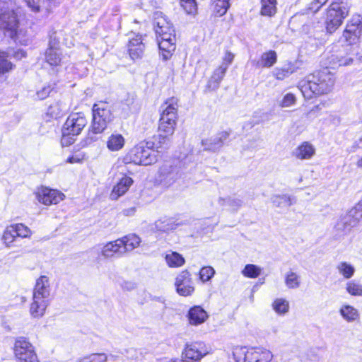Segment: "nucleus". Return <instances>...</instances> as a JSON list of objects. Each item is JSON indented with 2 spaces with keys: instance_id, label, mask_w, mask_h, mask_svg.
Here are the masks:
<instances>
[{
  "instance_id": "f257e3e1",
  "label": "nucleus",
  "mask_w": 362,
  "mask_h": 362,
  "mask_svg": "<svg viewBox=\"0 0 362 362\" xmlns=\"http://www.w3.org/2000/svg\"><path fill=\"white\" fill-rule=\"evenodd\" d=\"M178 100L168 98L160 107L161 114L158 127L155 146L157 148L168 147L174 134L177 121Z\"/></svg>"
},
{
  "instance_id": "f03ea898",
  "label": "nucleus",
  "mask_w": 362,
  "mask_h": 362,
  "mask_svg": "<svg viewBox=\"0 0 362 362\" xmlns=\"http://www.w3.org/2000/svg\"><path fill=\"white\" fill-rule=\"evenodd\" d=\"M335 78L327 69L314 73L308 76L306 81L300 83V91L307 99L315 95L329 93L334 86Z\"/></svg>"
},
{
  "instance_id": "7ed1b4c3",
  "label": "nucleus",
  "mask_w": 362,
  "mask_h": 362,
  "mask_svg": "<svg viewBox=\"0 0 362 362\" xmlns=\"http://www.w3.org/2000/svg\"><path fill=\"white\" fill-rule=\"evenodd\" d=\"M51 288L49 278L46 276L39 277L33 290V303L30 313L33 317H42L49 303Z\"/></svg>"
},
{
  "instance_id": "20e7f679",
  "label": "nucleus",
  "mask_w": 362,
  "mask_h": 362,
  "mask_svg": "<svg viewBox=\"0 0 362 362\" xmlns=\"http://www.w3.org/2000/svg\"><path fill=\"white\" fill-rule=\"evenodd\" d=\"M18 20L11 0H0V28L6 30L10 37L17 34Z\"/></svg>"
},
{
  "instance_id": "39448f33",
  "label": "nucleus",
  "mask_w": 362,
  "mask_h": 362,
  "mask_svg": "<svg viewBox=\"0 0 362 362\" xmlns=\"http://www.w3.org/2000/svg\"><path fill=\"white\" fill-rule=\"evenodd\" d=\"M93 119L90 131L94 134H100L112 120V115L106 103L95 104L92 109Z\"/></svg>"
},
{
  "instance_id": "423d86ee",
  "label": "nucleus",
  "mask_w": 362,
  "mask_h": 362,
  "mask_svg": "<svg viewBox=\"0 0 362 362\" xmlns=\"http://www.w3.org/2000/svg\"><path fill=\"white\" fill-rule=\"evenodd\" d=\"M348 14L349 8L344 4L332 3L327 10L325 20L327 32L334 33L341 25Z\"/></svg>"
},
{
  "instance_id": "0eeeda50",
  "label": "nucleus",
  "mask_w": 362,
  "mask_h": 362,
  "mask_svg": "<svg viewBox=\"0 0 362 362\" xmlns=\"http://www.w3.org/2000/svg\"><path fill=\"white\" fill-rule=\"evenodd\" d=\"M124 160L128 163L142 165H148L156 161L153 151L140 145L133 147L126 155Z\"/></svg>"
},
{
  "instance_id": "6e6552de",
  "label": "nucleus",
  "mask_w": 362,
  "mask_h": 362,
  "mask_svg": "<svg viewBox=\"0 0 362 362\" xmlns=\"http://www.w3.org/2000/svg\"><path fill=\"white\" fill-rule=\"evenodd\" d=\"M209 353V349L202 341L187 345L182 353V358L173 360L169 362H198Z\"/></svg>"
},
{
  "instance_id": "1a4fd4ad",
  "label": "nucleus",
  "mask_w": 362,
  "mask_h": 362,
  "mask_svg": "<svg viewBox=\"0 0 362 362\" xmlns=\"http://www.w3.org/2000/svg\"><path fill=\"white\" fill-rule=\"evenodd\" d=\"M181 174L179 167L171 162L163 163L158 171L159 181L165 187L171 186L179 180Z\"/></svg>"
},
{
  "instance_id": "9d476101",
  "label": "nucleus",
  "mask_w": 362,
  "mask_h": 362,
  "mask_svg": "<svg viewBox=\"0 0 362 362\" xmlns=\"http://www.w3.org/2000/svg\"><path fill=\"white\" fill-rule=\"evenodd\" d=\"M361 33L362 18L355 16L348 22L342 37L349 45H354L359 41Z\"/></svg>"
},
{
  "instance_id": "9b49d317",
  "label": "nucleus",
  "mask_w": 362,
  "mask_h": 362,
  "mask_svg": "<svg viewBox=\"0 0 362 362\" xmlns=\"http://www.w3.org/2000/svg\"><path fill=\"white\" fill-rule=\"evenodd\" d=\"M87 124V119L82 113L76 112L69 115L64 125V134L78 135Z\"/></svg>"
},
{
  "instance_id": "f8f14e48",
  "label": "nucleus",
  "mask_w": 362,
  "mask_h": 362,
  "mask_svg": "<svg viewBox=\"0 0 362 362\" xmlns=\"http://www.w3.org/2000/svg\"><path fill=\"white\" fill-rule=\"evenodd\" d=\"M33 233L31 230L23 223H16L6 227L3 235V239L6 244L12 243L16 238H30Z\"/></svg>"
},
{
  "instance_id": "ddd939ff",
  "label": "nucleus",
  "mask_w": 362,
  "mask_h": 362,
  "mask_svg": "<svg viewBox=\"0 0 362 362\" xmlns=\"http://www.w3.org/2000/svg\"><path fill=\"white\" fill-rule=\"evenodd\" d=\"M36 196L38 201L45 205L57 204L65 197L63 193L47 187L39 189Z\"/></svg>"
},
{
  "instance_id": "4468645a",
  "label": "nucleus",
  "mask_w": 362,
  "mask_h": 362,
  "mask_svg": "<svg viewBox=\"0 0 362 362\" xmlns=\"http://www.w3.org/2000/svg\"><path fill=\"white\" fill-rule=\"evenodd\" d=\"M175 286L177 293L182 296H190L194 292L190 274L188 271H182L176 278Z\"/></svg>"
},
{
  "instance_id": "2eb2a0df",
  "label": "nucleus",
  "mask_w": 362,
  "mask_h": 362,
  "mask_svg": "<svg viewBox=\"0 0 362 362\" xmlns=\"http://www.w3.org/2000/svg\"><path fill=\"white\" fill-rule=\"evenodd\" d=\"M229 136V132L223 131L215 136L202 140V145L205 151H216L223 146L224 141L228 139Z\"/></svg>"
},
{
  "instance_id": "dca6fc26",
  "label": "nucleus",
  "mask_w": 362,
  "mask_h": 362,
  "mask_svg": "<svg viewBox=\"0 0 362 362\" xmlns=\"http://www.w3.org/2000/svg\"><path fill=\"white\" fill-rule=\"evenodd\" d=\"M30 9L35 13H49L53 6H55L59 0H23Z\"/></svg>"
},
{
  "instance_id": "f3484780",
  "label": "nucleus",
  "mask_w": 362,
  "mask_h": 362,
  "mask_svg": "<svg viewBox=\"0 0 362 362\" xmlns=\"http://www.w3.org/2000/svg\"><path fill=\"white\" fill-rule=\"evenodd\" d=\"M133 184V180L130 177L124 176L113 187L110 194L111 200H117L121 196L124 195Z\"/></svg>"
},
{
  "instance_id": "a211bd4d",
  "label": "nucleus",
  "mask_w": 362,
  "mask_h": 362,
  "mask_svg": "<svg viewBox=\"0 0 362 362\" xmlns=\"http://www.w3.org/2000/svg\"><path fill=\"white\" fill-rule=\"evenodd\" d=\"M33 346L23 337H19L14 344V354L17 359L35 354Z\"/></svg>"
},
{
  "instance_id": "6ab92c4d",
  "label": "nucleus",
  "mask_w": 362,
  "mask_h": 362,
  "mask_svg": "<svg viewBox=\"0 0 362 362\" xmlns=\"http://www.w3.org/2000/svg\"><path fill=\"white\" fill-rule=\"evenodd\" d=\"M122 241L117 239L104 245L101 249V255L105 258L112 257L115 255L122 256L124 254L122 248Z\"/></svg>"
},
{
  "instance_id": "aec40b11",
  "label": "nucleus",
  "mask_w": 362,
  "mask_h": 362,
  "mask_svg": "<svg viewBox=\"0 0 362 362\" xmlns=\"http://www.w3.org/2000/svg\"><path fill=\"white\" fill-rule=\"evenodd\" d=\"M236 362H255L257 355L256 349H248L245 347H238L233 351Z\"/></svg>"
},
{
  "instance_id": "412c9836",
  "label": "nucleus",
  "mask_w": 362,
  "mask_h": 362,
  "mask_svg": "<svg viewBox=\"0 0 362 362\" xmlns=\"http://www.w3.org/2000/svg\"><path fill=\"white\" fill-rule=\"evenodd\" d=\"M62 52L57 46V43H49V47L45 52V60L52 66H57L62 62Z\"/></svg>"
},
{
  "instance_id": "4be33fe9",
  "label": "nucleus",
  "mask_w": 362,
  "mask_h": 362,
  "mask_svg": "<svg viewBox=\"0 0 362 362\" xmlns=\"http://www.w3.org/2000/svg\"><path fill=\"white\" fill-rule=\"evenodd\" d=\"M315 153V147L308 141L302 143L293 152V155L300 160L310 159Z\"/></svg>"
},
{
  "instance_id": "5701e85b",
  "label": "nucleus",
  "mask_w": 362,
  "mask_h": 362,
  "mask_svg": "<svg viewBox=\"0 0 362 362\" xmlns=\"http://www.w3.org/2000/svg\"><path fill=\"white\" fill-rule=\"evenodd\" d=\"M208 318L206 312L200 306H194L188 312L189 322L192 325L204 323Z\"/></svg>"
},
{
  "instance_id": "b1692460",
  "label": "nucleus",
  "mask_w": 362,
  "mask_h": 362,
  "mask_svg": "<svg viewBox=\"0 0 362 362\" xmlns=\"http://www.w3.org/2000/svg\"><path fill=\"white\" fill-rule=\"evenodd\" d=\"M129 53L131 58L134 60L140 59L144 52V44L142 42L141 37L137 36L129 42Z\"/></svg>"
},
{
  "instance_id": "393cba45",
  "label": "nucleus",
  "mask_w": 362,
  "mask_h": 362,
  "mask_svg": "<svg viewBox=\"0 0 362 362\" xmlns=\"http://www.w3.org/2000/svg\"><path fill=\"white\" fill-rule=\"evenodd\" d=\"M226 71V66H219L214 70L206 86L209 90H216L219 87V84L223 78Z\"/></svg>"
},
{
  "instance_id": "a878e982",
  "label": "nucleus",
  "mask_w": 362,
  "mask_h": 362,
  "mask_svg": "<svg viewBox=\"0 0 362 362\" xmlns=\"http://www.w3.org/2000/svg\"><path fill=\"white\" fill-rule=\"evenodd\" d=\"M277 61V54L275 51L270 50L264 52L260 59L255 62L257 68H270Z\"/></svg>"
},
{
  "instance_id": "bb28decb",
  "label": "nucleus",
  "mask_w": 362,
  "mask_h": 362,
  "mask_svg": "<svg viewBox=\"0 0 362 362\" xmlns=\"http://www.w3.org/2000/svg\"><path fill=\"white\" fill-rule=\"evenodd\" d=\"M125 144L124 137L119 133L112 134L107 139L106 145L110 151H118L121 150Z\"/></svg>"
},
{
  "instance_id": "cd10ccee",
  "label": "nucleus",
  "mask_w": 362,
  "mask_h": 362,
  "mask_svg": "<svg viewBox=\"0 0 362 362\" xmlns=\"http://www.w3.org/2000/svg\"><path fill=\"white\" fill-rule=\"evenodd\" d=\"M271 202L273 206L286 209L293 204V199L288 194H274L271 197Z\"/></svg>"
},
{
  "instance_id": "c85d7f7f",
  "label": "nucleus",
  "mask_w": 362,
  "mask_h": 362,
  "mask_svg": "<svg viewBox=\"0 0 362 362\" xmlns=\"http://www.w3.org/2000/svg\"><path fill=\"white\" fill-rule=\"evenodd\" d=\"M361 219L360 215L353 208L341 218L339 226L342 225L344 230L349 229L355 226Z\"/></svg>"
},
{
  "instance_id": "c756f323",
  "label": "nucleus",
  "mask_w": 362,
  "mask_h": 362,
  "mask_svg": "<svg viewBox=\"0 0 362 362\" xmlns=\"http://www.w3.org/2000/svg\"><path fill=\"white\" fill-rule=\"evenodd\" d=\"M119 240L122 241V248L124 249V254L138 247L141 243V238L135 234H129L122 238H119Z\"/></svg>"
},
{
  "instance_id": "7c9ffc66",
  "label": "nucleus",
  "mask_w": 362,
  "mask_h": 362,
  "mask_svg": "<svg viewBox=\"0 0 362 362\" xmlns=\"http://www.w3.org/2000/svg\"><path fill=\"white\" fill-rule=\"evenodd\" d=\"M158 42L163 59L164 60L170 59L176 48L175 41L158 40Z\"/></svg>"
},
{
  "instance_id": "2f4dec72",
  "label": "nucleus",
  "mask_w": 362,
  "mask_h": 362,
  "mask_svg": "<svg viewBox=\"0 0 362 362\" xmlns=\"http://www.w3.org/2000/svg\"><path fill=\"white\" fill-rule=\"evenodd\" d=\"M154 29L157 35L174 30L171 25L161 16L155 18Z\"/></svg>"
},
{
  "instance_id": "473e14b6",
  "label": "nucleus",
  "mask_w": 362,
  "mask_h": 362,
  "mask_svg": "<svg viewBox=\"0 0 362 362\" xmlns=\"http://www.w3.org/2000/svg\"><path fill=\"white\" fill-rule=\"evenodd\" d=\"M229 7V0H211L212 11L217 16H223Z\"/></svg>"
},
{
  "instance_id": "72a5a7b5",
  "label": "nucleus",
  "mask_w": 362,
  "mask_h": 362,
  "mask_svg": "<svg viewBox=\"0 0 362 362\" xmlns=\"http://www.w3.org/2000/svg\"><path fill=\"white\" fill-rule=\"evenodd\" d=\"M295 66L291 63H288L281 68L275 69L273 71V75L278 80H284L295 72Z\"/></svg>"
},
{
  "instance_id": "f704fd0d",
  "label": "nucleus",
  "mask_w": 362,
  "mask_h": 362,
  "mask_svg": "<svg viewBox=\"0 0 362 362\" xmlns=\"http://www.w3.org/2000/svg\"><path fill=\"white\" fill-rule=\"evenodd\" d=\"M284 283L289 289H296L300 286V276L292 271L288 272L284 276Z\"/></svg>"
},
{
  "instance_id": "c9c22d12",
  "label": "nucleus",
  "mask_w": 362,
  "mask_h": 362,
  "mask_svg": "<svg viewBox=\"0 0 362 362\" xmlns=\"http://www.w3.org/2000/svg\"><path fill=\"white\" fill-rule=\"evenodd\" d=\"M339 313L347 322H353L359 318L358 310L351 305H343Z\"/></svg>"
},
{
  "instance_id": "e433bc0d",
  "label": "nucleus",
  "mask_w": 362,
  "mask_h": 362,
  "mask_svg": "<svg viewBox=\"0 0 362 362\" xmlns=\"http://www.w3.org/2000/svg\"><path fill=\"white\" fill-rule=\"evenodd\" d=\"M276 12V0H261V14L272 16Z\"/></svg>"
},
{
  "instance_id": "4c0bfd02",
  "label": "nucleus",
  "mask_w": 362,
  "mask_h": 362,
  "mask_svg": "<svg viewBox=\"0 0 362 362\" xmlns=\"http://www.w3.org/2000/svg\"><path fill=\"white\" fill-rule=\"evenodd\" d=\"M218 202L221 206L228 205L233 211H237L243 205L241 199L234 197H220Z\"/></svg>"
},
{
  "instance_id": "58836bf2",
  "label": "nucleus",
  "mask_w": 362,
  "mask_h": 362,
  "mask_svg": "<svg viewBox=\"0 0 362 362\" xmlns=\"http://www.w3.org/2000/svg\"><path fill=\"white\" fill-rule=\"evenodd\" d=\"M168 264L171 267H181L185 263V259L181 255L175 252H171L165 256Z\"/></svg>"
},
{
  "instance_id": "ea45409f",
  "label": "nucleus",
  "mask_w": 362,
  "mask_h": 362,
  "mask_svg": "<svg viewBox=\"0 0 362 362\" xmlns=\"http://www.w3.org/2000/svg\"><path fill=\"white\" fill-rule=\"evenodd\" d=\"M262 271L261 267L252 264H248L245 265L241 273L245 277L254 279L258 277L261 274Z\"/></svg>"
},
{
  "instance_id": "a19ab883",
  "label": "nucleus",
  "mask_w": 362,
  "mask_h": 362,
  "mask_svg": "<svg viewBox=\"0 0 362 362\" xmlns=\"http://www.w3.org/2000/svg\"><path fill=\"white\" fill-rule=\"evenodd\" d=\"M155 227L157 230L162 232H168L175 228V224L170 218H164L158 220L155 223Z\"/></svg>"
},
{
  "instance_id": "79ce46f5",
  "label": "nucleus",
  "mask_w": 362,
  "mask_h": 362,
  "mask_svg": "<svg viewBox=\"0 0 362 362\" xmlns=\"http://www.w3.org/2000/svg\"><path fill=\"white\" fill-rule=\"evenodd\" d=\"M272 308L279 315H284L288 312L289 303L284 298H276L272 303Z\"/></svg>"
},
{
  "instance_id": "37998d69",
  "label": "nucleus",
  "mask_w": 362,
  "mask_h": 362,
  "mask_svg": "<svg viewBox=\"0 0 362 362\" xmlns=\"http://www.w3.org/2000/svg\"><path fill=\"white\" fill-rule=\"evenodd\" d=\"M180 4L185 13L194 16L197 13L196 0H180Z\"/></svg>"
},
{
  "instance_id": "c03bdc74",
  "label": "nucleus",
  "mask_w": 362,
  "mask_h": 362,
  "mask_svg": "<svg viewBox=\"0 0 362 362\" xmlns=\"http://www.w3.org/2000/svg\"><path fill=\"white\" fill-rule=\"evenodd\" d=\"M337 269L339 273L346 279L351 278L355 272L354 267L346 262H341L337 266Z\"/></svg>"
},
{
  "instance_id": "a18cd8bd",
  "label": "nucleus",
  "mask_w": 362,
  "mask_h": 362,
  "mask_svg": "<svg viewBox=\"0 0 362 362\" xmlns=\"http://www.w3.org/2000/svg\"><path fill=\"white\" fill-rule=\"evenodd\" d=\"M346 290L351 296H362V285L354 281L346 284Z\"/></svg>"
},
{
  "instance_id": "49530a36",
  "label": "nucleus",
  "mask_w": 362,
  "mask_h": 362,
  "mask_svg": "<svg viewBox=\"0 0 362 362\" xmlns=\"http://www.w3.org/2000/svg\"><path fill=\"white\" fill-rule=\"evenodd\" d=\"M107 356L104 353L92 354L83 357L78 362H107Z\"/></svg>"
},
{
  "instance_id": "de8ad7c7",
  "label": "nucleus",
  "mask_w": 362,
  "mask_h": 362,
  "mask_svg": "<svg viewBox=\"0 0 362 362\" xmlns=\"http://www.w3.org/2000/svg\"><path fill=\"white\" fill-rule=\"evenodd\" d=\"M256 354L255 362H270L273 358L272 352L267 349H256Z\"/></svg>"
},
{
  "instance_id": "09e8293b",
  "label": "nucleus",
  "mask_w": 362,
  "mask_h": 362,
  "mask_svg": "<svg viewBox=\"0 0 362 362\" xmlns=\"http://www.w3.org/2000/svg\"><path fill=\"white\" fill-rule=\"evenodd\" d=\"M215 271L211 267H204L199 272V279L202 282L208 281L214 275Z\"/></svg>"
},
{
  "instance_id": "8fccbe9b",
  "label": "nucleus",
  "mask_w": 362,
  "mask_h": 362,
  "mask_svg": "<svg viewBox=\"0 0 362 362\" xmlns=\"http://www.w3.org/2000/svg\"><path fill=\"white\" fill-rule=\"evenodd\" d=\"M65 107H62L58 103L51 105L48 109V114L53 117H58L65 112Z\"/></svg>"
},
{
  "instance_id": "3c124183",
  "label": "nucleus",
  "mask_w": 362,
  "mask_h": 362,
  "mask_svg": "<svg viewBox=\"0 0 362 362\" xmlns=\"http://www.w3.org/2000/svg\"><path fill=\"white\" fill-rule=\"evenodd\" d=\"M296 102V96L291 93H286L279 103V106L281 107H288L294 105Z\"/></svg>"
},
{
  "instance_id": "603ef678",
  "label": "nucleus",
  "mask_w": 362,
  "mask_h": 362,
  "mask_svg": "<svg viewBox=\"0 0 362 362\" xmlns=\"http://www.w3.org/2000/svg\"><path fill=\"white\" fill-rule=\"evenodd\" d=\"M157 39L158 40H169L170 42L176 41L175 30L157 35Z\"/></svg>"
},
{
  "instance_id": "864d4df0",
  "label": "nucleus",
  "mask_w": 362,
  "mask_h": 362,
  "mask_svg": "<svg viewBox=\"0 0 362 362\" xmlns=\"http://www.w3.org/2000/svg\"><path fill=\"white\" fill-rule=\"evenodd\" d=\"M52 91L50 86L43 87L41 90L37 92V98L40 100L46 98Z\"/></svg>"
},
{
  "instance_id": "5fc2aeb1",
  "label": "nucleus",
  "mask_w": 362,
  "mask_h": 362,
  "mask_svg": "<svg viewBox=\"0 0 362 362\" xmlns=\"http://www.w3.org/2000/svg\"><path fill=\"white\" fill-rule=\"evenodd\" d=\"M233 58L234 55L231 52H227L225 54L221 66H226V69H228L229 65L232 63Z\"/></svg>"
},
{
  "instance_id": "6e6d98bb",
  "label": "nucleus",
  "mask_w": 362,
  "mask_h": 362,
  "mask_svg": "<svg viewBox=\"0 0 362 362\" xmlns=\"http://www.w3.org/2000/svg\"><path fill=\"white\" fill-rule=\"evenodd\" d=\"M120 286L122 289L128 291H132L136 287L135 283L129 281H123L122 283H120Z\"/></svg>"
},
{
  "instance_id": "4d7b16f0",
  "label": "nucleus",
  "mask_w": 362,
  "mask_h": 362,
  "mask_svg": "<svg viewBox=\"0 0 362 362\" xmlns=\"http://www.w3.org/2000/svg\"><path fill=\"white\" fill-rule=\"evenodd\" d=\"M17 362H39L36 354H32L23 357L22 358L17 359Z\"/></svg>"
},
{
  "instance_id": "13d9d810",
  "label": "nucleus",
  "mask_w": 362,
  "mask_h": 362,
  "mask_svg": "<svg viewBox=\"0 0 362 362\" xmlns=\"http://www.w3.org/2000/svg\"><path fill=\"white\" fill-rule=\"evenodd\" d=\"M72 134H64L62 139V144L63 146H68L74 143V139L71 137Z\"/></svg>"
},
{
  "instance_id": "bf43d9fd",
  "label": "nucleus",
  "mask_w": 362,
  "mask_h": 362,
  "mask_svg": "<svg viewBox=\"0 0 362 362\" xmlns=\"http://www.w3.org/2000/svg\"><path fill=\"white\" fill-rule=\"evenodd\" d=\"M338 66H347L350 65L353 62V59L351 57H344L342 56H339V59L337 61Z\"/></svg>"
},
{
  "instance_id": "052dcab7",
  "label": "nucleus",
  "mask_w": 362,
  "mask_h": 362,
  "mask_svg": "<svg viewBox=\"0 0 362 362\" xmlns=\"http://www.w3.org/2000/svg\"><path fill=\"white\" fill-rule=\"evenodd\" d=\"M329 63L328 64L332 66V68H334L335 66H338V62L339 59V54H332L331 57L328 59Z\"/></svg>"
},
{
  "instance_id": "680f3d73",
  "label": "nucleus",
  "mask_w": 362,
  "mask_h": 362,
  "mask_svg": "<svg viewBox=\"0 0 362 362\" xmlns=\"http://www.w3.org/2000/svg\"><path fill=\"white\" fill-rule=\"evenodd\" d=\"M354 209L356 210L357 214L360 215V217L362 219V200L359 202L354 207Z\"/></svg>"
},
{
  "instance_id": "e2e57ef3",
  "label": "nucleus",
  "mask_w": 362,
  "mask_h": 362,
  "mask_svg": "<svg viewBox=\"0 0 362 362\" xmlns=\"http://www.w3.org/2000/svg\"><path fill=\"white\" fill-rule=\"evenodd\" d=\"M67 162L69 163H76L81 162V159L76 156H71L67 159Z\"/></svg>"
},
{
  "instance_id": "0e129e2a",
  "label": "nucleus",
  "mask_w": 362,
  "mask_h": 362,
  "mask_svg": "<svg viewBox=\"0 0 362 362\" xmlns=\"http://www.w3.org/2000/svg\"><path fill=\"white\" fill-rule=\"evenodd\" d=\"M16 58H18V59H21L22 57H25V52H23V51H21V52H18L16 54V56H15Z\"/></svg>"
},
{
  "instance_id": "69168bd1",
  "label": "nucleus",
  "mask_w": 362,
  "mask_h": 362,
  "mask_svg": "<svg viewBox=\"0 0 362 362\" xmlns=\"http://www.w3.org/2000/svg\"><path fill=\"white\" fill-rule=\"evenodd\" d=\"M356 165L358 168L362 169V157L357 160Z\"/></svg>"
},
{
  "instance_id": "338daca9",
  "label": "nucleus",
  "mask_w": 362,
  "mask_h": 362,
  "mask_svg": "<svg viewBox=\"0 0 362 362\" xmlns=\"http://www.w3.org/2000/svg\"><path fill=\"white\" fill-rule=\"evenodd\" d=\"M356 146L358 148H362V136L356 141Z\"/></svg>"
},
{
  "instance_id": "774afa93",
  "label": "nucleus",
  "mask_w": 362,
  "mask_h": 362,
  "mask_svg": "<svg viewBox=\"0 0 362 362\" xmlns=\"http://www.w3.org/2000/svg\"><path fill=\"white\" fill-rule=\"evenodd\" d=\"M327 1L328 0H316V2L322 6L325 4Z\"/></svg>"
}]
</instances>
